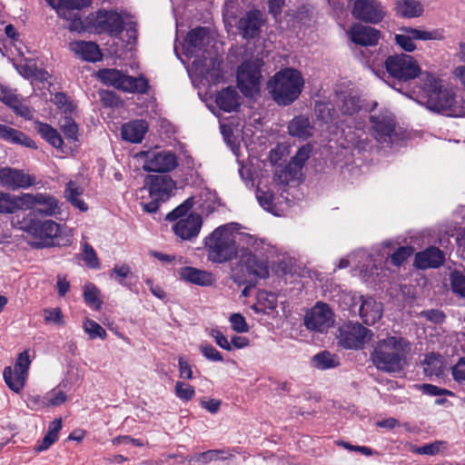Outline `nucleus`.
<instances>
[{
	"label": "nucleus",
	"instance_id": "8",
	"mask_svg": "<svg viewBox=\"0 0 465 465\" xmlns=\"http://www.w3.org/2000/svg\"><path fill=\"white\" fill-rule=\"evenodd\" d=\"M384 65L387 73L400 82H409L424 74L419 63L409 54H401L390 55L386 58Z\"/></svg>",
	"mask_w": 465,
	"mask_h": 465
},
{
	"label": "nucleus",
	"instance_id": "37",
	"mask_svg": "<svg viewBox=\"0 0 465 465\" xmlns=\"http://www.w3.org/2000/svg\"><path fill=\"white\" fill-rule=\"evenodd\" d=\"M22 210V194L13 195L0 191V213H15Z\"/></svg>",
	"mask_w": 465,
	"mask_h": 465
},
{
	"label": "nucleus",
	"instance_id": "61",
	"mask_svg": "<svg viewBox=\"0 0 465 465\" xmlns=\"http://www.w3.org/2000/svg\"><path fill=\"white\" fill-rule=\"evenodd\" d=\"M420 315L434 323H441L445 320V314L440 310L423 311Z\"/></svg>",
	"mask_w": 465,
	"mask_h": 465
},
{
	"label": "nucleus",
	"instance_id": "34",
	"mask_svg": "<svg viewBox=\"0 0 465 465\" xmlns=\"http://www.w3.org/2000/svg\"><path fill=\"white\" fill-rule=\"evenodd\" d=\"M423 370L427 376H440L444 371L442 357L434 352L426 354L423 361Z\"/></svg>",
	"mask_w": 465,
	"mask_h": 465
},
{
	"label": "nucleus",
	"instance_id": "43",
	"mask_svg": "<svg viewBox=\"0 0 465 465\" xmlns=\"http://www.w3.org/2000/svg\"><path fill=\"white\" fill-rule=\"evenodd\" d=\"M311 153L312 146L310 144L302 146L288 164V169H292L294 173H297V172L302 168L305 162L309 159Z\"/></svg>",
	"mask_w": 465,
	"mask_h": 465
},
{
	"label": "nucleus",
	"instance_id": "25",
	"mask_svg": "<svg viewBox=\"0 0 465 465\" xmlns=\"http://www.w3.org/2000/svg\"><path fill=\"white\" fill-rule=\"evenodd\" d=\"M361 304L359 309L360 316L363 322L371 325L378 322L382 315V304L371 297H361Z\"/></svg>",
	"mask_w": 465,
	"mask_h": 465
},
{
	"label": "nucleus",
	"instance_id": "29",
	"mask_svg": "<svg viewBox=\"0 0 465 465\" xmlns=\"http://www.w3.org/2000/svg\"><path fill=\"white\" fill-rule=\"evenodd\" d=\"M147 131L148 124L144 120H135L124 124L121 134L124 140L137 143L142 142Z\"/></svg>",
	"mask_w": 465,
	"mask_h": 465
},
{
	"label": "nucleus",
	"instance_id": "53",
	"mask_svg": "<svg viewBox=\"0 0 465 465\" xmlns=\"http://www.w3.org/2000/svg\"><path fill=\"white\" fill-rule=\"evenodd\" d=\"M62 130L67 139L76 140L78 126L72 118H64V123L62 124Z\"/></svg>",
	"mask_w": 465,
	"mask_h": 465
},
{
	"label": "nucleus",
	"instance_id": "22",
	"mask_svg": "<svg viewBox=\"0 0 465 465\" xmlns=\"http://www.w3.org/2000/svg\"><path fill=\"white\" fill-rule=\"evenodd\" d=\"M239 262L245 267L249 274L261 279L269 277L270 272L267 261L258 258L251 251L243 250L239 256Z\"/></svg>",
	"mask_w": 465,
	"mask_h": 465
},
{
	"label": "nucleus",
	"instance_id": "30",
	"mask_svg": "<svg viewBox=\"0 0 465 465\" xmlns=\"http://www.w3.org/2000/svg\"><path fill=\"white\" fill-rule=\"evenodd\" d=\"M84 192V187L78 182L71 180L65 183L64 197L74 208L81 212H86L88 205L80 198Z\"/></svg>",
	"mask_w": 465,
	"mask_h": 465
},
{
	"label": "nucleus",
	"instance_id": "31",
	"mask_svg": "<svg viewBox=\"0 0 465 465\" xmlns=\"http://www.w3.org/2000/svg\"><path fill=\"white\" fill-rule=\"evenodd\" d=\"M288 133L292 136L305 140L312 135L313 127L308 117L299 115L289 123Z\"/></svg>",
	"mask_w": 465,
	"mask_h": 465
},
{
	"label": "nucleus",
	"instance_id": "7",
	"mask_svg": "<svg viewBox=\"0 0 465 465\" xmlns=\"http://www.w3.org/2000/svg\"><path fill=\"white\" fill-rule=\"evenodd\" d=\"M97 76L104 84L127 93L145 94L149 87L144 77L126 75L117 69H101Z\"/></svg>",
	"mask_w": 465,
	"mask_h": 465
},
{
	"label": "nucleus",
	"instance_id": "10",
	"mask_svg": "<svg viewBox=\"0 0 465 465\" xmlns=\"http://www.w3.org/2000/svg\"><path fill=\"white\" fill-rule=\"evenodd\" d=\"M136 157L143 160L146 172L168 173L177 165L176 155L169 151H142Z\"/></svg>",
	"mask_w": 465,
	"mask_h": 465
},
{
	"label": "nucleus",
	"instance_id": "55",
	"mask_svg": "<svg viewBox=\"0 0 465 465\" xmlns=\"http://www.w3.org/2000/svg\"><path fill=\"white\" fill-rule=\"evenodd\" d=\"M420 391L430 396H439V395H448V396H453L454 393L447 389L439 388L438 386L424 383L420 385Z\"/></svg>",
	"mask_w": 465,
	"mask_h": 465
},
{
	"label": "nucleus",
	"instance_id": "13",
	"mask_svg": "<svg viewBox=\"0 0 465 465\" xmlns=\"http://www.w3.org/2000/svg\"><path fill=\"white\" fill-rule=\"evenodd\" d=\"M304 322L308 329L322 332L332 326L333 312L328 304L318 302L306 313Z\"/></svg>",
	"mask_w": 465,
	"mask_h": 465
},
{
	"label": "nucleus",
	"instance_id": "33",
	"mask_svg": "<svg viewBox=\"0 0 465 465\" xmlns=\"http://www.w3.org/2000/svg\"><path fill=\"white\" fill-rule=\"evenodd\" d=\"M395 11L397 15L402 17L411 18L421 15L423 7L417 0H397Z\"/></svg>",
	"mask_w": 465,
	"mask_h": 465
},
{
	"label": "nucleus",
	"instance_id": "42",
	"mask_svg": "<svg viewBox=\"0 0 465 465\" xmlns=\"http://www.w3.org/2000/svg\"><path fill=\"white\" fill-rule=\"evenodd\" d=\"M84 299L85 303L94 310L101 309L103 302L100 299V291L94 283L88 282L84 285Z\"/></svg>",
	"mask_w": 465,
	"mask_h": 465
},
{
	"label": "nucleus",
	"instance_id": "46",
	"mask_svg": "<svg viewBox=\"0 0 465 465\" xmlns=\"http://www.w3.org/2000/svg\"><path fill=\"white\" fill-rule=\"evenodd\" d=\"M413 252L412 247L409 246H402L399 247L395 252L392 253L387 252V258L390 257L391 260V262L395 266H400L402 264L403 262H405Z\"/></svg>",
	"mask_w": 465,
	"mask_h": 465
},
{
	"label": "nucleus",
	"instance_id": "36",
	"mask_svg": "<svg viewBox=\"0 0 465 465\" xmlns=\"http://www.w3.org/2000/svg\"><path fill=\"white\" fill-rule=\"evenodd\" d=\"M337 95L341 103L339 107L343 114L351 115L361 109V100L357 95L346 92H341Z\"/></svg>",
	"mask_w": 465,
	"mask_h": 465
},
{
	"label": "nucleus",
	"instance_id": "2",
	"mask_svg": "<svg viewBox=\"0 0 465 465\" xmlns=\"http://www.w3.org/2000/svg\"><path fill=\"white\" fill-rule=\"evenodd\" d=\"M237 224L227 223L214 229L204 239L207 258L214 263H223L235 258L238 253Z\"/></svg>",
	"mask_w": 465,
	"mask_h": 465
},
{
	"label": "nucleus",
	"instance_id": "26",
	"mask_svg": "<svg viewBox=\"0 0 465 465\" xmlns=\"http://www.w3.org/2000/svg\"><path fill=\"white\" fill-rule=\"evenodd\" d=\"M444 262V255L436 247H430L415 256V265L419 269L437 268Z\"/></svg>",
	"mask_w": 465,
	"mask_h": 465
},
{
	"label": "nucleus",
	"instance_id": "41",
	"mask_svg": "<svg viewBox=\"0 0 465 465\" xmlns=\"http://www.w3.org/2000/svg\"><path fill=\"white\" fill-rule=\"evenodd\" d=\"M312 361L314 366L319 370L335 368L339 365L338 357L327 351L314 355Z\"/></svg>",
	"mask_w": 465,
	"mask_h": 465
},
{
	"label": "nucleus",
	"instance_id": "32",
	"mask_svg": "<svg viewBox=\"0 0 465 465\" xmlns=\"http://www.w3.org/2000/svg\"><path fill=\"white\" fill-rule=\"evenodd\" d=\"M215 101L217 105L225 112L234 111L240 105L238 94L231 87L220 91Z\"/></svg>",
	"mask_w": 465,
	"mask_h": 465
},
{
	"label": "nucleus",
	"instance_id": "6",
	"mask_svg": "<svg viewBox=\"0 0 465 465\" xmlns=\"http://www.w3.org/2000/svg\"><path fill=\"white\" fill-rule=\"evenodd\" d=\"M261 58L245 60L237 69V86L248 97H253L260 93L262 75L261 69L263 66Z\"/></svg>",
	"mask_w": 465,
	"mask_h": 465
},
{
	"label": "nucleus",
	"instance_id": "1",
	"mask_svg": "<svg viewBox=\"0 0 465 465\" xmlns=\"http://www.w3.org/2000/svg\"><path fill=\"white\" fill-rule=\"evenodd\" d=\"M411 351L412 343L408 339L401 335L388 336L377 342L371 360L378 370L397 372L407 364Z\"/></svg>",
	"mask_w": 465,
	"mask_h": 465
},
{
	"label": "nucleus",
	"instance_id": "19",
	"mask_svg": "<svg viewBox=\"0 0 465 465\" xmlns=\"http://www.w3.org/2000/svg\"><path fill=\"white\" fill-rule=\"evenodd\" d=\"M440 38L438 32H429L412 27H404L401 34L395 35L396 43L406 52H412L416 45L413 40H435Z\"/></svg>",
	"mask_w": 465,
	"mask_h": 465
},
{
	"label": "nucleus",
	"instance_id": "47",
	"mask_svg": "<svg viewBox=\"0 0 465 465\" xmlns=\"http://www.w3.org/2000/svg\"><path fill=\"white\" fill-rule=\"evenodd\" d=\"M451 376L454 381L465 391V357H461L451 367Z\"/></svg>",
	"mask_w": 465,
	"mask_h": 465
},
{
	"label": "nucleus",
	"instance_id": "17",
	"mask_svg": "<svg viewBox=\"0 0 465 465\" xmlns=\"http://www.w3.org/2000/svg\"><path fill=\"white\" fill-rule=\"evenodd\" d=\"M352 15L361 21L378 24L385 16V9L377 0H355Z\"/></svg>",
	"mask_w": 465,
	"mask_h": 465
},
{
	"label": "nucleus",
	"instance_id": "39",
	"mask_svg": "<svg viewBox=\"0 0 465 465\" xmlns=\"http://www.w3.org/2000/svg\"><path fill=\"white\" fill-rule=\"evenodd\" d=\"M35 130L41 136L55 148L63 145V140L58 132L47 124L41 122L35 123Z\"/></svg>",
	"mask_w": 465,
	"mask_h": 465
},
{
	"label": "nucleus",
	"instance_id": "3",
	"mask_svg": "<svg viewBox=\"0 0 465 465\" xmlns=\"http://www.w3.org/2000/svg\"><path fill=\"white\" fill-rule=\"evenodd\" d=\"M303 85L302 74L294 68L279 71L267 83L269 93L279 105H289L297 100Z\"/></svg>",
	"mask_w": 465,
	"mask_h": 465
},
{
	"label": "nucleus",
	"instance_id": "60",
	"mask_svg": "<svg viewBox=\"0 0 465 465\" xmlns=\"http://www.w3.org/2000/svg\"><path fill=\"white\" fill-rule=\"evenodd\" d=\"M294 171L292 169H288V165L282 168L281 171L276 172L274 175V181L278 183H288L289 181L293 178Z\"/></svg>",
	"mask_w": 465,
	"mask_h": 465
},
{
	"label": "nucleus",
	"instance_id": "5",
	"mask_svg": "<svg viewBox=\"0 0 465 465\" xmlns=\"http://www.w3.org/2000/svg\"><path fill=\"white\" fill-rule=\"evenodd\" d=\"M421 88L427 94V107L431 111L441 112L450 109L454 104V95L443 88L441 81L428 72L422 74Z\"/></svg>",
	"mask_w": 465,
	"mask_h": 465
},
{
	"label": "nucleus",
	"instance_id": "51",
	"mask_svg": "<svg viewBox=\"0 0 465 465\" xmlns=\"http://www.w3.org/2000/svg\"><path fill=\"white\" fill-rule=\"evenodd\" d=\"M67 401L66 394L62 391H51L45 394V404L47 407H57Z\"/></svg>",
	"mask_w": 465,
	"mask_h": 465
},
{
	"label": "nucleus",
	"instance_id": "59",
	"mask_svg": "<svg viewBox=\"0 0 465 465\" xmlns=\"http://www.w3.org/2000/svg\"><path fill=\"white\" fill-rule=\"evenodd\" d=\"M47 4L56 10L57 15L60 17H63L66 20L72 18L71 15H68L66 10L65 0H45Z\"/></svg>",
	"mask_w": 465,
	"mask_h": 465
},
{
	"label": "nucleus",
	"instance_id": "35",
	"mask_svg": "<svg viewBox=\"0 0 465 465\" xmlns=\"http://www.w3.org/2000/svg\"><path fill=\"white\" fill-rule=\"evenodd\" d=\"M276 305L277 297L274 293L261 291L257 295V302L253 304L252 308L256 312L269 314L276 308Z\"/></svg>",
	"mask_w": 465,
	"mask_h": 465
},
{
	"label": "nucleus",
	"instance_id": "45",
	"mask_svg": "<svg viewBox=\"0 0 465 465\" xmlns=\"http://www.w3.org/2000/svg\"><path fill=\"white\" fill-rule=\"evenodd\" d=\"M174 394L181 401H189L194 397L195 391L194 388L188 383L176 381L174 386Z\"/></svg>",
	"mask_w": 465,
	"mask_h": 465
},
{
	"label": "nucleus",
	"instance_id": "40",
	"mask_svg": "<svg viewBox=\"0 0 465 465\" xmlns=\"http://www.w3.org/2000/svg\"><path fill=\"white\" fill-rule=\"evenodd\" d=\"M207 40L208 30L204 27L191 30L185 37V43L191 48H201L206 44Z\"/></svg>",
	"mask_w": 465,
	"mask_h": 465
},
{
	"label": "nucleus",
	"instance_id": "16",
	"mask_svg": "<svg viewBox=\"0 0 465 465\" xmlns=\"http://www.w3.org/2000/svg\"><path fill=\"white\" fill-rule=\"evenodd\" d=\"M143 189L151 199L165 202L172 196L175 183L168 175H147Z\"/></svg>",
	"mask_w": 465,
	"mask_h": 465
},
{
	"label": "nucleus",
	"instance_id": "44",
	"mask_svg": "<svg viewBox=\"0 0 465 465\" xmlns=\"http://www.w3.org/2000/svg\"><path fill=\"white\" fill-rule=\"evenodd\" d=\"M83 328L84 331L89 335L90 339L100 338L104 340L107 336L105 330L96 322L86 319L84 322Z\"/></svg>",
	"mask_w": 465,
	"mask_h": 465
},
{
	"label": "nucleus",
	"instance_id": "52",
	"mask_svg": "<svg viewBox=\"0 0 465 465\" xmlns=\"http://www.w3.org/2000/svg\"><path fill=\"white\" fill-rule=\"evenodd\" d=\"M232 329L239 333L249 331V325L241 313H232L229 318Z\"/></svg>",
	"mask_w": 465,
	"mask_h": 465
},
{
	"label": "nucleus",
	"instance_id": "21",
	"mask_svg": "<svg viewBox=\"0 0 465 465\" xmlns=\"http://www.w3.org/2000/svg\"><path fill=\"white\" fill-rule=\"evenodd\" d=\"M263 14L257 9L250 10L238 22V28L244 38H254L259 35L264 24Z\"/></svg>",
	"mask_w": 465,
	"mask_h": 465
},
{
	"label": "nucleus",
	"instance_id": "48",
	"mask_svg": "<svg viewBox=\"0 0 465 465\" xmlns=\"http://www.w3.org/2000/svg\"><path fill=\"white\" fill-rule=\"evenodd\" d=\"M84 261L85 264L93 269L100 267L99 259L94 249L88 242L83 243Z\"/></svg>",
	"mask_w": 465,
	"mask_h": 465
},
{
	"label": "nucleus",
	"instance_id": "24",
	"mask_svg": "<svg viewBox=\"0 0 465 465\" xmlns=\"http://www.w3.org/2000/svg\"><path fill=\"white\" fill-rule=\"evenodd\" d=\"M69 48L77 56L87 62H97L101 60L103 56L99 46L94 42H71Z\"/></svg>",
	"mask_w": 465,
	"mask_h": 465
},
{
	"label": "nucleus",
	"instance_id": "62",
	"mask_svg": "<svg viewBox=\"0 0 465 465\" xmlns=\"http://www.w3.org/2000/svg\"><path fill=\"white\" fill-rule=\"evenodd\" d=\"M211 336L214 339L217 345L220 346L222 349L226 351L232 350V345L230 341L221 331L217 330H212Z\"/></svg>",
	"mask_w": 465,
	"mask_h": 465
},
{
	"label": "nucleus",
	"instance_id": "28",
	"mask_svg": "<svg viewBox=\"0 0 465 465\" xmlns=\"http://www.w3.org/2000/svg\"><path fill=\"white\" fill-rule=\"evenodd\" d=\"M180 278L201 286H211L214 282L213 273L193 267H183L179 271Z\"/></svg>",
	"mask_w": 465,
	"mask_h": 465
},
{
	"label": "nucleus",
	"instance_id": "23",
	"mask_svg": "<svg viewBox=\"0 0 465 465\" xmlns=\"http://www.w3.org/2000/svg\"><path fill=\"white\" fill-rule=\"evenodd\" d=\"M348 35L353 43L363 46L376 45L381 36L379 30L361 24H354Z\"/></svg>",
	"mask_w": 465,
	"mask_h": 465
},
{
	"label": "nucleus",
	"instance_id": "15",
	"mask_svg": "<svg viewBox=\"0 0 465 465\" xmlns=\"http://www.w3.org/2000/svg\"><path fill=\"white\" fill-rule=\"evenodd\" d=\"M90 23L99 34L107 33L117 35L123 31L124 21L116 12L99 10L90 17Z\"/></svg>",
	"mask_w": 465,
	"mask_h": 465
},
{
	"label": "nucleus",
	"instance_id": "50",
	"mask_svg": "<svg viewBox=\"0 0 465 465\" xmlns=\"http://www.w3.org/2000/svg\"><path fill=\"white\" fill-rule=\"evenodd\" d=\"M44 315L46 323H54L58 326L64 325V314L60 308L45 309Z\"/></svg>",
	"mask_w": 465,
	"mask_h": 465
},
{
	"label": "nucleus",
	"instance_id": "14",
	"mask_svg": "<svg viewBox=\"0 0 465 465\" xmlns=\"http://www.w3.org/2000/svg\"><path fill=\"white\" fill-rule=\"evenodd\" d=\"M35 177L24 170L12 167L0 169V185L5 189L12 191L27 189L35 185Z\"/></svg>",
	"mask_w": 465,
	"mask_h": 465
},
{
	"label": "nucleus",
	"instance_id": "58",
	"mask_svg": "<svg viewBox=\"0 0 465 465\" xmlns=\"http://www.w3.org/2000/svg\"><path fill=\"white\" fill-rule=\"evenodd\" d=\"M200 350L203 356L209 361H223V360L222 354L212 345L202 344Z\"/></svg>",
	"mask_w": 465,
	"mask_h": 465
},
{
	"label": "nucleus",
	"instance_id": "57",
	"mask_svg": "<svg viewBox=\"0 0 465 465\" xmlns=\"http://www.w3.org/2000/svg\"><path fill=\"white\" fill-rule=\"evenodd\" d=\"M256 197L259 203L267 211H271L272 208V193L269 191H262L260 188L257 189Z\"/></svg>",
	"mask_w": 465,
	"mask_h": 465
},
{
	"label": "nucleus",
	"instance_id": "49",
	"mask_svg": "<svg viewBox=\"0 0 465 465\" xmlns=\"http://www.w3.org/2000/svg\"><path fill=\"white\" fill-rule=\"evenodd\" d=\"M445 445L446 442L442 440H436L417 448L415 452L421 455L433 456L439 454L443 449H445Z\"/></svg>",
	"mask_w": 465,
	"mask_h": 465
},
{
	"label": "nucleus",
	"instance_id": "12",
	"mask_svg": "<svg viewBox=\"0 0 465 465\" xmlns=\"http://www.w3.org/2000/svg\"><path fill=\"white\" fill-rule=\"evenodd\" d=\"M22 210H33L36 214L54 216L60 213L59 201L48 193H22Z\"/></svg>",
	"mask_w": 465,
	"mask_h": 465
},
{
	"label": "nucleus",
	"instance_id": "64",
	"mask_svg": "<svg viewBox=\"0 0 465 465\" xmlns=\"http://www.w3.org/2000/svg\"><path fill=\"white\" fill-rule=\"evenodd\" d=\"M56 440L57 439L46 433L44 439L35 446L34 450L35 452L45 451L49 449L50 446L53 445Z\"/></svg>",
	"mask_w": 465,
	"mask_h": 465
},
{
	"label": "nucleus",
	"instance_id": "54",
	"mask_svg": "<svg viewBox=\"0 0 465 465\" xmlns=\"http://www.w3.org/2000/svg\"><path fill=\"white\" fill-rule=\"evenodd\" d=\"M450 281L453 292L465 297V277L460 273L454 272L450 276Z\"/></svg>",
	"mask_w": 465,
	"mask_h": 465
},
{
	"label": "nucleus",
	"instance_id": "27",
	"mask_svg": "<svg viewBox=\"0 0 465 465\" xmlns=\"http://www.w3.org/2000/svg\"><path fill=\"white\" fill-rule=\"evenodd\" d=\"M0 139L7 143L36 149L35 143L25 133L2 124H0Z\"/></svg>",
	"mask_w": 465,
	"mask_h": 465
},
{
	"label": "nucleus",
	"instance_id": "38",
	"mask_svg": "<svg viewBox=\"0 0 465 465\" xmlns=\"http://www.w3.org/2000/svg\"><path fill=\"white\" fill-rule=\"evenodd\" d=\"M238 241L241 246L240 254L243 250L251 251L252 252H262L264 249L265 242L256 236L245 232H238Z\"/></svg>",
	"mask_w": 465,
	"mask_h": 465
},
{
	"label": "nucleus",
	"instance_id": "4",
	"mask_svg": "<svg viewBox=\"0 0 465 465\" xmlns=\"http://www.w3.org/2000/svg\"><path fill=\"white\" fill-rule=\"evenodd\" d=\"M193 206V198L185 200L182 204L166 215V220H180L173 225L175 234L183 240H192L196 237L202 228V217L198 213H190L187 217L182 218Z\"/></svg>",
	"mask_w": 465,
	"mask_h": 465
},
{
	"label": "nucleus",
	"instance_id": "20",
	"mask_svg": "<svg viewBox=\"0 0 465 465\" xmlns=\"http://www.w3.org/2000/svg\"><path fill=\"white\" fill-rule=\"evenodd\" d=\"M373 135L379 143H391L396 136L395 120L391 115L380 114L371 116Z\"/></svg>",
	"mask_w": 465,
	"mask_h": 465
},
{
	"label": "nucleus",
	"instance_id": "63",
	"mask_svg": "<svg viewBox=\"0 0 465 465\" xmlns=\"http://www.w3.org/2000/svg\"><path fill=\"white\" fill-rule=\"evenodd\" d=\"M45 395L41 397L40 395H30L28 397L27 405L32 410H41L44 408H48L47 404H45Z\"/></svg>",
	"mask_w": 465,
	"mask_h": 465
},
{
	"label": "nucleus",
	"instance_id": "56",
	"mask_svg": "<svg viewBox=\"0 0 465 465\" xmlns=\"http://www.w3.org/2000/svg\"><path fill=\"white\" fill-rule=\"evenodd\" d=\"M131 269L127 264L115 265L112 271L111 276L115 278L120 284L126 285L124 280L131 275Z\"/></svg>",
	"mask_w": 465,
	"mask_h": 465
},
{
	"label": "nucleus",
	"instance_id": "11",
	"mask_svg": "<svg viewBox=\"0 0 465 465\" xmlns=\"http://www.w3.org/2000/svg\"><path fill=\"white\" fill-rule=\"evenodd\" d=\"M30 364L29 352L24 351L18 354L14 368L8 366L4 369V380L10 390L19 393L24 389Z\"/></svg>",
	"mask_w": 465,
	"mask_h": 465
},
{
	"label": "nucleus",
	"instance_id": "9",
	"mask_svg": "<svg viewBox=\"0 0 465 465\" xmlns=\"http://www.w3.org/2000/svg\"><path fill=\"white\" fill-rule=\"evenodd\" d=\"M372 332L359 322H348L338 329L339 344L345 349H361L371 340Z\"/></svg>",
	"mask_w": 465,
	"mask_h": 465
},
{
	"label": "nucleus",
	"instance_id": "18",
	"mask_svg": "<svg viewBox=\"0 0 465 465\" xmlns=\"http://www.w3.org/2000/svg\"><path fill=\"white\" fill-rule=\"evenodd\" d=\"M25 232L41 241L42 246L51 245L61 233V226L52 220L32 221Z\"/></svg>",
	"mask_w": 465,
	"mask_h": 465
}]
</instances>
